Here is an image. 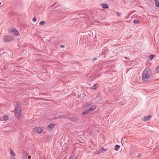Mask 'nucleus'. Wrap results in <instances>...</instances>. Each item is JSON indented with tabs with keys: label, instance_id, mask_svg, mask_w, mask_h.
<instances>
[{
	"label": "nucleus",
	"instance_id": "obj_1",
	"mask_svg": "<svg viewBox=\"0 0 159 159\" xmlns=\"http://www.w3.org/2000/svg\"><path fill=\"white\" fill-rule=\"evenodd\" d=\"M151 71L149 68H146L143 73L142 80L143 82L148 80L152 75Z\"/></svg>",
	"mask_w": 159,
	"mask_h": 159
},
{
	"label": "nucleus",
	"instance_id": "obj_2",
	"mask_svg": "<svg viewBox=\"0 0 159 159\" xmlns=\"http://www.w3.org/2000/svg\"><path fill=\"white\" fill-rule=\"evenodd\" d=\"M15 111L16 112V116L17 118H19L21 114V109L20 106L18 104H16Z\"/></svg>",
	"mask_w": 159,
	"mask_h": 159
},
{
	"label": "nucleus",
	"instance_id": "obj_3",
	"mask_svg": "<svg viewBox=\"0 0 159 159\" xmlns=\"http://www.w3.org/2000/svg\"><path fill=\"white\" fill-rule=\"evenodd\" d=\"M13 38L11 36L5 35L3 37V39L5 42H10L13 40Z\"/></svg>",
	"mask_w": 159,
	"mask_h": 159
},
{
	"label": "nucleus",
	"instance_id": "obj_4",
	"mask_svg": "<svg viewBox=\"0 0 159 159\" xmlns=\"http://www.w3.org/2000/svg\"><path fill=\"white\" fill-rule=\"evenodd\" d=\"M23 159H30L31 157L28 156V153L26 152H24L23 154Z\"/></svg>",
	"mask_w": 159,
	"mask_h": 159
},
{
	"label": "nucleus",
	"instance_id": "obj_5",
	"mask_svg": "<svg viewBox=\"0 0 159 159\" xmlns=\"http://www.w3.org/2000/svg\"><path fill=\"white\" fill-rule=\"evenodd\" d=\"M10 154L11 155V157H11V159H16V158L14 157L16 156L14 152L12 150L11 148H10Z\"/></svg>",
	"mask_w": 159,
	"mask_h": 159
},
{
	"label": "nucleus",
	"instance_id": "obj_6",
	"mask_svg": "<svg viewBox=\"0 0 159 159\" xmlns=\"http://www.w3.org/2000/svg\"><path fill=\"white\" fill-rule=\"evenodd\" d=\"M34 130L35 131V132L38 133H41L43 132V129L40 127H37L35 128H34Z\"/></svg>",
	"mask_w": 159,
	"mask_h": 159
},
{
	"label": "nucleus",
	"instance_id": "obj_7",
	"mask_svg": "<svg viewBox=\"0 0 159 159\" xmlns=\"http://www.w3.org/2000/svg\"><path fill=\"white\" fill-rule=\"evenodd\" d=\"M54 126V124L51 123H50L47 127L49 130L52 129Z\"/></svg>",
	"mask_w": 159,
	"mask_h": 159
},
{
	"label": "nucleus",
	"instance_id": "obj_8",
	"mask_svg": "<svg viewBox=\"0 0 159 159\" xmlns=\"http://www.w3.org/2000/svg\"><path fill=\"white\" fill-rule=\"evenodd\" d=\"M151 117L152 116L151 115L145 116L143 119V121L145 122L148 121L151 118Z\"/></svg>",
	"mask_w": 159,
	"mask_h": 159
},
{
	"label": "nucleus",
	"instance_id": "obj_9",
	"mask_svg": "<svg viewBox=\"0 0 159 159\" xmlns=\"http://www.w3.org/2000/svg\"><path fill=\"white\" fill-rule=\"evenodd\" d=\"M69 119L72 121H77L79 120V118L78 117L75 116L72 118H70Z\"/></svg>",
	"mask_w": 159,
	"mask_h": 159
},
{
	"label": "nucleus",
	"instance_id": "obj_10",
	"mask_svg": "<svg viewBox=\"0 0 159 159\" xmlns=\"http://www.w3.org/2000/svg\"><path fill=\"white\" fill-rule=\"evenodd\" d=\"M92 104V102H87V103L85 104L84 106V107L85 108H87Z\"/></svg>",
	"mask_w": 159,
	"mask_h": 159
},
{
	"label": "nucleus",
	"instance_id": "obj_11",
	"mask_svg": "<svg viewBox=\"0 0 159 159\" xmlns=\"http://www.w3.org/2000/svg\"><path fill=\"white\" fill-rule=\"evenodd\" d=\"M96 108V107L95 106H93L90 107L89 108L91 112L95 109Z\"/></svg>",
	"mask_w": 159,
	"mask_h": 159
},
{
	"label": "nucleus",
	"instance_id": "obj_12",
	"mask_svg": "<svg viewBox=\"0 0 159 159\" xmlns=\"http://www.w3.org/2000/svg\"><path fill=\"white\" fill-rule=\"evenodd\" d=\"M90 112H91V111H90L89 109H88L87 110H86V111H85L84 112H82V114L83 115H84L86 114H88V113H89Z\"/></svg>",
	"mask_w": 159,
	"mask_h": 159
},
{
	"label": "nucleus",
	"instance_id": "obj_13",
	"mask_svg": "<svg viewBox=\"0 0 159 159\" xmlns=\"http://www.w3.org/2000/svg\"><path fill=\"white\" fill-rule=\"evenodd\" d=\"M102 8H108V6L106 4H103L102 5Z\"/></svg>",
	"mask_w": 159,
	"mask_h": 159
},
{
	"label": "nucleus",
	"instance_id": "obj_14",
	"mask_svg": "<svg viewBox=\"0 0 159 159\" xmlns=\"http://www.w3.org/2000/svg\"><path fill=\"white\" fill-rule=\"evenodd\" d=\"M120 148V146L118 145H116L115 146V150L117 151Z\"/></svg>",
	"mask_w": 159,
	"mask_h": 159
},
{
	"label": "nucleus",
	"instance_id": "obj_15",
	"mask_svg": "<svg viewBox=\"0 0 159 159\" xmlns=\"http://www.w3.org/2000/svg\"><path fill=\"white\" fill-rule=\"evenodd\" d=\"M155 5L156 7L159 8V2L158 1H157L155 2Z\"/></svg>",
	"mask_w": 159,
	"mask_h": 159
},
{
	"label": "nucleus",
	"instance_id": "obj_16",
	"mask_svg": "<svg viewBox=\"0 0 159 159\" xmlns=\"http://www.w3.org/2000/svg\"><path fill=\"white\" fill-rule=\"evenodd\" d=\"M133 22L136 24H139L140 23V21L137 20H134Z\"/></svg>",
	"mask_w": 159,
	"mask_h": 159
},
{
	"label": "nucleus",
	"instance_id": "obj_17",
	"mask_svg": "<svg viewBox=\"0 0 159 159\" xmlns=\"http://www.w3.org/2000/svg\"><path fill=\"white\" fill-rule=\"evenodd\" d=\"M155 57V56L154 55H151L149 57L150 60H152Z\"/></svg>",
	"mask_w": 159,
	"mask_h": 159
},
{
	"label": "nucleus",
	"instance_id": "obj_18",
	"mask_svg": "<svg viewBox=\"0 0 159 159\" xmlns=\"http://www.w3.org/2000/svg\"><path fill=\"white\" fill-rule=\"evenodd\" d=\"M98 86V84H95L92 87V88L93 89H95Z\"/></svg>",
	"mask_w": 159,
	"mask_h": 159
},
{
	"label": "nucleus",
	"instance_id": "obj_19",
	"mask_svg": "<svg viewBox=\"0 0 159 159\" xmlns=\"http://www.w3.org/2000/svg\"><path fill=\"white\" fill-rule=\"evenodd\" d=\"M9 118L8 116L7 115H5L4 118H3V120H7Z\"/></svg>",
	"mask_w": 159,
	"mask_h": 159
},
{
	"label": "nucleus",
	"instance_id": "obj_20",
	"mask_svg": "<svg viewBox=\"0 0 159 159\" xmlns=\"http://www.w3.org/2000/svg\"><path fill=\"white\" fill-rule=\"evenodd\" d=\"M155 71L156 73L159 72V66L155 68Z\"/></svg>",
	"mask_w": 159,
	"mask_h": 159
},
{
	"label": "nucleus",
	"instance_id": "obj_21",
	"mask_svg": "<svg viewBox=\"0 0 159 159\" xmlns=\"http://www.w3.org/2000/svg\"><path fill=\"white\" fill-rule=\"evenodd\" d=\"M45 24V22L44 21H40L39 23L40 25H43Z\"/></svg>",
	"mask_w": 159,
	"mask_h": 159
},
{
	"label": "nucleus",
	"instance_id": "obj_22",
	"mask_svg": "<svg viewBox=\"0 0 159 159\" xmlns=\"http://www.w3.org/2000/svg\"><path fill=\"white\" fill-rule=\"evenodd\" d=\"M107 150V149H105L103 148H101V149H100V150H99V151H100V152H102L103 151H106Z\"/></svg>",
	"mask_w": 159,
	"mask_h": 159
},
{
	"label": "nucleus",
	"instance_id": "obj_23",
	"mask_svg": "<svg viewBox=\"0 0 159 159\" xmlns=\"http://www.w3.org/2000/svg\"><path fill=\"white\" fill-rule=\"evenodd\" d=\"M65 117V116L62 115H60L59 116V118H62Z\"/></svg>",
	"mask_w": 159,
	"mask_h": 159
},
{
	"label": "nucleus",
	"instance_id": "obj_24",
	"mask_svg": "<svg viewBox=\"0 0 159 159\" xmlns=\"http://www.w3.org/2000/svg\"><path fill=\"white\" fill-rule=\"evenodd\" d=\"M14 34H18V31L16 30H15Z\"/></svg>",
	"mask_w": 159,
	"mask_h": 159
},
{
	"label": "nucleus",
	"instance_id": "obj_25",
	"mask_svg": "<svg viewBox=\"0 0 159 159\" xmlns=\"http://www.w3.org/2000/svg\"><path fill=\"white\" fill-rule=\"evenodd\" d=\"M37 19L36 17H34L33 18V21L34 22H35L36 21Z\"/></svg>",
	"mask_w": 159,
	"mask_h": 159
},
{
	"label": "nucleus",
	"instance_id": "obj_26",
	"mask_svg": "<svg viewBox=\"0 0 159 159\" xmlns=\"http://www.w3.org/2000/svg\"><path fill=\"white\" fill-rule=\"evenodd\" d=\"M117 14L118 16H120L121 15L120 13H117Z\"/></svg>",
	"mask_w": 159,
	"mask_h": 159
},
{
	"label": "nucleus",
	"instance_id": "obj_27",
	"mask_svg": "<svg viewBox=\"0 0 159 159\" xmlns=\"http://www.w3.org/2000/svg\"><path fill=\"white\" fill-rule=\"evenodd\" d=\"M97 58H94L93 59V61H94L97 60Z\"/></svg>",
	"mask_w": 159,
	"mask_h": 159
},
{
	"label": "nucleus",
	"instance_id": "obj_28",
	"mask_svg": "<svg viewBox=\"0 0 159 159\" xmlns=\"http://www.w3.org/2000/svg\"><path fill=\"white\" fill-rule=\"evenodd\" d=\"M61 48H63V47H64V45L62 46V45H61Z\"/></svg>",
	"mask_w": 159,
	"mask_h": 159
},
{
	"label": "nucleus",
	"instance_id": "obj_29",
	"mask_svg": "<svg viewBox=\"0 0 159 159\" xmlns=\"http://www.w3.org/2000/svg\"><path fill=\"white\" fill-rule=\"evenodd\" d=\"M69 159H74L73 157H71L69 158Z\"/></svg>",
	"mask_w": 159,
	"mask_h": 159
},
{
	"label": "nucleus",
	"instance_id": "obj_30",
	"mask_svg": "<svg viewBox=\"0 0 159 159\" xmlns=\"http://www.w3.org/2000/svg\"><path fill=\"white\" fill-rule=\"evenodd\" d=\"M140 156V153H139V154L138 156V157H139Z\"/></svg>",
	"mask_w": 159,
	"mask_h": 159
},
{
	"label": "nucleus",
	"instance_id": "obj_31",
	"mask_svg": "<svg viewBox=\"0 0 159 159\" xmlns=\"http://www.w3.org/2000/svg\"><path fill=\"white\" fill-rule=\"evenodd\" d=\"M1 2H0V5L1 4Z\"/></svg>",
	"mask_w": 159,
	"mask_h": 159
}]
</instances>
